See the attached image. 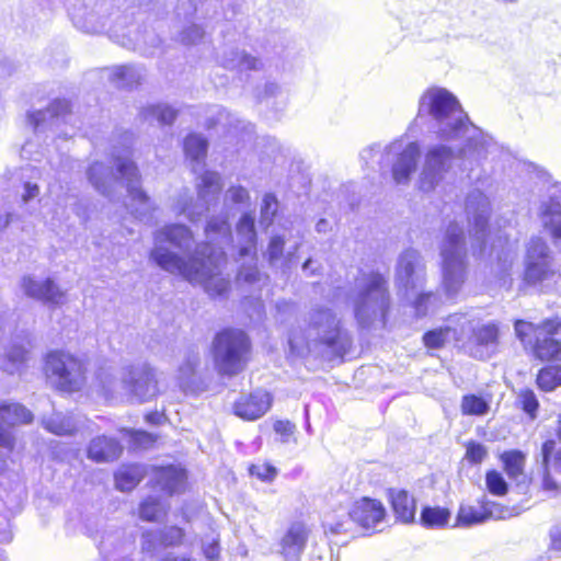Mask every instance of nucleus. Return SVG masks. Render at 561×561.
Returning a JSON list of instances; mask_svg holds the SVG:
<instances>
[{
    "instance_id": "42",
    "label": "nucleus",
    "mask_w": 561,
    "mask_h": 561,
    "mask_svg": "<svg viewBox=\"0 0 561 561\" xmlns=\"http://www.w3.org/2000/svg\"><path fill=\"white\" fill-rule=\"evenodd\" d=\"M222 65L225 68L239 70H256L261 66V61L243 51L232 50L229 56L224 57Z\"/></svg>"
},
{
    "instance_id": "30",
    "label": "nucleus",
    "mask_w": 561,
    "mask_h": 561,
    "mask_svg": "<svg viewBox=\"0 0 561 561\" xmlns=\"http://www.w3.org/2000/svg\"><path fill=\"white\" fill-rule=\"evenodd\" d=\"M502 460L505 466V471L508 478L515 482L516 489L519 493H526L530 480L524 472L525 456L522 451L512 450L502 455Z\"/></svg>"
},
{
    "instance_id": "20",
    "label": "nucleus",
    "mask_w": 561,
    "mask_h": 561,
    "mask_svg": "<svg viewBox=\"0 0 561 561\" xmlns=\"http://www.w3.org/2000/svg\"><path fill=\"white\" fill-rule=\"evenodd\" d=\"M537 216L552 241L561 243V187L540 202Z\"/></svg>"
},
{
    "instance_id": "61",
    "label": "nucleus",
    "mask_w": 561,
    "mask_h": 561,
    "mask_svg": "<svg viewBox=\"0 0 561 561\" xmlns=\"http://www.w3.org/2000/svg\"><path fill=\"white\" fill-rule=\"evenodd\" d=\"M203 552L208 560H218L220 556V547L218 539L211 538L209 541H203Z\"/></svg>"
},
{
    "instance_id": "27",
    "label": "nucleus",
    "mask_w": 561,
    "mask_h": 561,
    "mask_svg": "<svg viewBox=\"0 0 561 561\" xmlns=\"http://www.w3.org/2000/svg\"><path fill=\"white\" fill-rule=\"evenodd\" d=\"M271 403L272 399L267 391L255 390L236 402L234 413L245 420H255L268 411Z\"/></svg>"
},
{
    "instance_id": "58",
    "label": "nucleus",
    "mask_w": 561,
    "mask_h": 561,
    "mask_svg": "<svg viewBox=\"0 0 561 561\" xmlns=\"http://www.w3.org/2000/svg\"><path fill=\"white\" fill-rule=\"evenodd\" d=\"M550 468L543 466L541 489L549 496H554L559 492V483L552 478Z\"/></svg>"
},
{
    "instance_id": "41",
    "label": "nucleus",
    "mask_w": 561,
    "mask_h": 561,
    "mask_svg": "<svg viewBox=\"0 0 561 561\" xmlns=\"http://www.w3.org/2000/svg\"><path fill=\"white\" fill-rule=\"evenodd\" d=\"M207 151V140L201 135H188L184 140V152L192 162L199 164Z\"/></svg>"
},
{
    "instance_id": "56",
    "label": "nucleus",
    "mask_w": 561,
    "mask_h": 561,
    "mask_svg": "<svg viewBox=\"0 0 561 561\" xmlns=\"http://www.w3.org/2000/svg\"><path fill=\"white\" fill-rule=\"evenodd\" d=\"M250 473L262 481H271L276 477L277 470L268 463H256L250 467Z\"/></svg>"
},
{
    "instance_id": "24",
    "label": "nucleus",
    "mask_w": 561,
    "mask_h": 561,
    "mask_svg": "<svg viewBox=\"0 0 561 561\" xmlns=\"http://www.w3.org/2000/svg\"><path fill=\"white\" fill-rule=\"evenodd\" d=\"M21 286L30 298L51 306H59L64 302L65 293L50 278L36 279L32 276H24Z\"/></svg>"
},
{
    "instance_id": "38",
    "label": "nucleus",
    "mask_w": 561,
    "mask_h": 561,
    "mask_svg": "<svg viewBox=\"0 0 561 561\" xmlns=\"http://www.w3.org/2000/svg\"><path fill=\"white\" fill-rule=\"evenodd\" d=\"M145 78V71L141 67L125 65L118 66L113 71V80L118 87L133 88Z\"/></svg>"
},
{
    "instance_id": "5",
    "label": "nucleus",
    "mask_w": 561,
    "mask_h": 561,
    "mask_svg": "<svg viewBox=\"0 0 561 561\" xmlns=\"http://www.w3.org/2000/svg\"><path fill=\"white\" fill-rule=\"evenodd\" d=\"M354 318L362 329L385 324L390 308L387 277L379 272L364 273L356 278L348 294Z\"/></svg>"
},
{
    "instance_id": "4",
    "label": "nucleus",
    "mask_w": 561,
    "mask_h": 561,
    "mask_svg": "<svg viewBox=\"0 0 561 561\" xmlns=\"http://www.w3.org/2000/svg\"><path fill=\"white\" fill-rule=\"evenodd\" d=\"M288 344L296 356L323 347L329 356L342 357L351 350L352 336L342 328L341 320L331 309L319 307L309 313L308 335L290 334Z\"/></svg>"
},
{
    "instance_id": "23",
    "label": "nucleus",
    "mask_w": 561,
    "mask_h": 561,
    "mask_svg": "<svg viewBox=\"0 0 561 561\" xmlns=\"http://www.w3.org/2000/svg\"><path fill=\"white\" fill-rule=\"evenodd\" d=\"M135 540L124 531L116 530L106 534L100 542V552L104 561H134L130 553L134 551Z\"/></svg>"
},
{
    "instance_id": "53",
    "label": "nucleus",
    "mask_w": 561,
    "mask_h": 561,
    "mask_svg": "<svg viewBox=\"0 0 561 561\" xmlns=\"http://www.w3.org/2000/svg\"><path fill=\"white\" fill-rule=\"evenodd\" d=\"M488 490L494 495H504L507 492V483L502 474L495 470L489 471L485 477Z\"/></svg>"
},
{
    "instance_id": "47",
    "label": "nucleus",
    "mask_w": 561,
    "mask_h": 561,
    "mask_svg": "<svg viewBox=\"0 0 561 561\" xmlns=\"http://www.w3.org/2000/svg\"><path fill=\"white\" fill-rule=\"evenodd\" d=\"M449 517L450 513L446 508L426 506L421 512V524L425 527H443Z\"/></svg>"
},
{
    "instance_id": "34",
    "label": "nucleus",
    "mask_w": 561,
    "mask_h": 561,
    "mask_svg": "<svg viewBox=\"0 0 561 561\" xmlns=\"http://www.w3.org/2000/svg\"><path fill=\"white\" fill-rule=\"evenodd\" d=\"M392 510L396 517L402 523H412L415 518V500L405 490H390Z\"/></svg>"
},
{
    "instance_id": "9",
    "label": "nucleus",
    "mask_w": 561,
    "mask_h": 561,
    "mask_svg": "<svg viewBox=\"0 0 561 561\" xmlns=\"http://www.w3.org/2000/svg\"><path fill=\"white\" fill-rule=\"evenodd\" d=\"M251 342L244 331L224 329L211 342L214 366L221 376L232 377L241 373L249 360Z\"/></svg>"
},
{
    "instance_id": "6",
    "label": "nucleus",
    "mask_w": 561,
    "mask_h": 561,
    "mask_svg": "<svg viewBox=\"0 0 561 561\" xmlns=\"http://www.w3.org/2000/svg\"><path fill=\"white\" fill-rule=\"evenodd\" d=\"M492 145V138L488 136L482 154L479 157H465L460 154L463 147V139L456 141H444L443 144L432 145L426 149L424 162L419 176V187L423 192L433 191L451 170L455 160L459 159L469 164L479 163L486 158L489 147Z\"/></svg>"
},
{
    "instance_id": "13",
    "label": "nucleus",
    "mask_w": 561,
    "mask_h": 561,
    "mask_svg": "<svg viewBox=\"0 0 561 561\" xmlns=\"http://www.w3.org/2000/svg\"><path fill=\"white\" fill-rule=\"evenodd\" d=\"M46 371L61 391H79L85 385L87 377L83 362L69 353L53 352L48 354Z\"/></svg>"
},
{
    "instance_id": "17",
    "label": "nucleus",
    "mask_w": 561,
    "mask_h": 561,
    "mask_svg": "<svg viewBox=\"0 0 561 561\" xmlns=\"http://www.w3.org/2000/svg\"><path fill=\"white\" fill-rule=\"evenodd\" d=\"M122 388L138 401H147L157 393L154 371L148 365L131 366L122 373Z\"/></svg>"
},
{
    "instance_id": "2",
    "label": "nucleus",
    "mask_w": 561,
    "mask_h": 561,
    "mask_svg": "<svg viewBox=\"0 0 561 561\" xmlns=\"http://www.w3.org/2000/svg\"><path fill=\"white\" fill-rule=\"evenodd\" d=\"M417 117L426 118L430 133L442 141L463 139L460 154L471 158L482 154L488 135L469 121L458 99L447 89L425 90L419 100Z\"/></svg>"
},
{
    "instance_id": "26",
    "label": "nucleus",
    "mask_w": 561,
    "mask_h": 561,
    "mask_svg": "<svg viewBox=\"0 0 561 561\" xmlns=\"http://www.w3.org/2000/svg\"><path fill=\"white\" fill-rule=\"evenodd\" d=\"M199 352L192 347L183 356L182 363L178 369V382L184 392H196L199 390Z\"/></svg>"
},
{
    "instance_id": "33",
    "label": "nucleus",
    "mask_w": 561,
    "mask_h": 561,
    "mask_svg": "<svg viewBox=\"0 0 561 561\" xmlns=\"http://www.w3.org/2000/svg\"><path fill=\"white\" fill-rule=\"evenodd\" d=\"M237 237L239 242V255L241 257L251 256L255 253L256 232L252 215H242L237 225Z\"/></svg>"
},
{
    "instance_id": "15",
    "label": "nucleus",
    "mask_w": 561,
    "mask_h": 561,
    "mask_svg": "<svg viewBox=\"0 0 561 561\" xmlns=\"http://www.w3.org/2000/svg\"><path fill=\"white\" fill-rule=\"evenodd\" d=\"M466 210L469 222L472 225V254L479 257L490 255L492 250L489 251L488 249L490 239V232L488 230V219L490 215L489 198L479 190L472 191L467 196ZM493 247L492 244L491 249H493Z\"/></svg>"
},
{
    "instance_id": "14",
    "label": "nucleus",
    "mask_w": 561,
    "mask_h": 561,
    "mask_svg": "<svg viewBox=\"0 0 561 561\" xmlns=\"http://www.w3.org/2000/svg\"><path fill=\"white\" fill-rule=\"evenodd\" d=\"M556 274L553 252L548 242L539 236H533L525 244L524 276L528 285H537Z\"/></svg>"
},
{
    "instance_id": "52",
    "label": "nucleus",
    "mask_w": 561,
    "mask_h": 561,
    "mask_svg": "<svg viewBox=\"0 0 561 561\" xmlns=\"http://www.w3.org/2000/svg\"><path fill=\"white\" fill-rule=\"evenodd\" d=\"M360 159L368 167L374 168L376 163L383 168L387 163L386 148L382 151L379 145L367 147L360 152Z\"/></svg>"
},
{
    "instance_id": "44",
    "label": "nucleus",
    "mask_w": 561,
    "mask_h": 561,
    "mask_svg": "<svg viewBox=\"0 0 561 561\" xmlns=\"http://www.w3.org/2000/svg\"><path fill=\"white\" fill-rule=\"evenodd\" d=\"M537 385L543 391H552L561 386V365L546 366L540 369Z\"/></svg>"
},
{
    "instance_id": "35",
    "label": "nucleus",
    "mask_w": 561,
    "mask_h": 561,
    "mask_svg": "<svg viewBox=\"0 0 561 561\" xmlns=\"http://www.w3.org/2000/svg\"><path fill=\"white\" fill-rule=\"evenodd\" d=\"M184 531L180 527L171 526L163 529L161 533L146 531L142 535V548L151 549V543L154 540H160L163 546H176L183 540Z\"/></svg>"
},
{
    "instance_id": "40",
    "label": "nucleus",
    "mask_w": 561,
    "mask_h": 561,
    "mask_svg": "<svg viewBox=\"0 0 561 561\" xmlns=\"http://www.w3.org/2000/svg\"><path fill=\"white\" fill-rule=\"evenodd\" d=\"M142 471L138 466L121 468L115 473L116 488L123 492L133 490L141 480Z\"/></svg>"
},
{
    "instance_id": "7",
    "label": "nucleus",
    "mask_w": 561,
    "mask_h": 561,
    "mask_svg": "<svg viewBox=\"0 0 561 561\" xmlns=\"http://www.w3.org/2000/svg\"><path fill=\"white\" fill-rule=\"evenodd\" d=\"M443 288L448 298H454L468 277L467 245L463 228L450 222L439 247Z\"/></svg>"
},
{
    "instance_id": "19",
    "label": "nucleus",
    "mask_w": 561,
    "mask_h": 561,
    "mask_svg": "<svg viewBox=\"0 0 561 561\" xmlns=\"http://www.w3.org/2000/svg\"><path fill=\"white\" fill-rule=\"evenodd\" d=\"M14 182L21 184L20 207L24 213L33 215L36 208L32 205L41 194L38 181L42 179V171L38 167L25 164L13 173Z\"/></svg>"
},
{
    "instance_id": "25",
    "label": "nucleus",
    "mask_w": 561,
    "mask_h": 561,
    "mask_svg": "<svg viewBox=\"0 0 561 561\" xmlns=\"http://www.w3.org/2000/svg\"><path fill=\"white\" fill-rule=\"evenodd\" d=\"M385 507L380 501L363 497L353 504L350 517L366 529H376L383 522Z\"/></svg>"
},
{
    "instance_id": "29",
    "label": "nucleus",
    "mask_w": 561,
    "mask_h": 561,
    "mask_svg": "<svg viewBox=\"0 0 561 561\" xmlns=\"http://www.w3.org/2000/svg\"><path fill=\"white\" fill-rule=\"evenodd\" d=\"M153 481L156 486L172 495L183 491L186 473L183 469L175 466L161 467L154 470Z\"/></svg>"
},
{
    "instance_id": "60",
    "label": "nucleus",
    "mask_w": 561,
    "mask_h": 561,
    "mask_svg": "<svg viewBox=\"0 0 561 561\" xmlns=\"http://www.w3.org/2000/svg\"><path fill=\"white\" fill-rule=\"evenodd\" d=\"M239 279L249 283L254 284L256 282H260L261 274L255 265L250 266H242L238 274Z\"/></svg>"
},
{
    "instance_id": "64",
    "label": "nucleus",
    "mask_w": 561,
    "mask_h": 561,
    "mask_svg": "<svg viewBox=\"0 0 561 561\" xmlns=\"http://www.w3.org/2000/svg\"><path fill=\"white\" fill-rule=\"evenodd\" d=\"M550 547L556 551H561V525H556L550 529Z\"/></svg>"
},
{
    "instance_id": "16",
    "label": "nucleus",
    "mask_w": 561,
    "mask_h": 561,
    "mask_svg": "<svg viewBox=\"0 0 561 561\" xmlns=\"http://www.w3.org/2000/svg\"><path fill=\"white\" fill-rule=\"evenodd\" d=\"M420 146L416 141L396 140L386 147L387 164H392V179L397 184H407L416 170Z\"/></svg>"
},
{
    "instance_id": "59",
    "label": "nucleus",
    "mask_w": 561,
    "mask_h": 561,
    "mask_svg": "<svg viewBox=\"0 0 561 561\" xmlns=\"http://www.w3.org/2000/svg\"><path fill=\"white\" fill-rule=\"evenodd\" d=\"M203 35H204L203 28L196 24H192V25L187 26L186 28H184L180 33V41L183 44H194L198 39H201L203 37Z\"/></svg>"
},
{
    "instance_id": "48",
    "label": "nucleus",
    "mask_w": 561,
    "mask_h": 561,
    "mask_svg": "<svg viewBox=\"0 0 561 561\" xmlns=\"http://www.w3.org/2000/svg\"><path fill=\"white\" fill-rule=\"evenodd\" d=\"M451 339L458 340L456 336V330L448 325L428 331L423 336L425 345L431 348L442 347Z\"/></svg>"
},
{
    "instance_id": "31",
    "label": "nucleus",
    "mask_w": 561,
    "mask_h": 561,
    "mask_svg": "<svg viewBox=\"0 0 561 561\" xmlns=\"http://www.w3.org/2000/svg\"><path fill=\"white\" fill-rule=\"evenodd\" d=\"M122 454L119 443L112 437L98 436L91 440L88 457L96 462L113 461Z\"/></svg>"
},
{
    "instance_id": "55",
    "label": "nucleus",
    "mask_w": 561,
    "mask_h": 561,
    "mask_svg": "<svg viewBox=\"0 0 561 561\" xmlns=\"http://www.w3.org/2000/svg\"><path fill=\"white\" fill-rule=\"evenodd\" d=\"M127 433L130 437V442L136 448L146 449L152 446L153 443L156 442V437L152 434L145 431L129 430L127 431Z\"/></svg>"
},
{
    "instance_id": "32",
    "label": "nucleus",
    "mask_w": 561,
    "mask_h": 561,
    "mask_svg": "<svg viewBox=\"0 0 561 561\" xmlns=\"http://www.w3.org/2000/svg\"><path fill=\"white\" fill-rule=\"evenodd\" d=\"M27 351L24 345L11 342L8 345H0V369L14 374L21 370L26 362Z\"/></svg>"
},
{
    "instance_id": "8",
    "label": "nucleus",
    "mask_w": 561,
    "mask_h": 561,
    "mask_svg": "<svg viewBox=\"0 0 561 561\" xmlns=\"http://www.w3.org/2000/svg\"><path fill=\"white\" fill-rule=\"evenodd\" d=\"M426 265L420 251L409 248L402 251L396 263L394 284L399 294L408 300H413L417 316L427 312V302L435 298L432 293H424Z\"/></svg>"
},
{
    "instance_id": "63",
    "label": "nucleus",
    "mask_w": 561,
    "mask_h": 561,
    "mask_svg": "<svg viewBox=\"0 0 561 561\" xmlns=\"http://www.w3.org/2000/svg\"><path fill=\"white\" fill-rule=\"evenodd\" d=\"M226 198L234 204H243L249 199V193L242 186H233L226 193Z\"/></svg>"
},
{
    "instance_id": "11",
    "label": "nucleus",
    "mask_w": 561,
    "mask_h": 561,
    "mask_svg": "<svg viewBox=\"0 0 561 561\" xmlns=\"http://www.w3.org/2000/svg\"><path fill=\"white\" fill-rule=\"evenodd\" d=\"M75 116L70 111V103L65 99L54 100L46 110L30 111L27 122L32 126L35 137L44 140L54 137H72L75 133Z\"/></svg>"
},
{
    "instance_id": "51",
    "label": "nucleus",
    "mask_w": 561,
    "mask_h": 561,
    "mask_svg": "<svg viewBox=\"0 0 561 561\" xmlns=\"http://www.w3.org/2000/svg\"><path fill=\"white\" fill-rule=\"evenodd\" d=\"M278 202L275 195L266 194L261 207L260 225L267 229L274 221L277 215Z\"/></svg>"
},
{
    "instance_id": "37",
    "label": "nucleus",
    "mask_w": 561,
    "mask_h": 561,
    "mask_svg": "<svg viewBox=\"0 0 561 561\" xmlns=\"http://www.w3.org/2000/svg\"><path fill=\"white\" fill-rule=\"evenodd\" d=\"M43 426L48 432L55 435H70L76 428L77 424L71 415L55 412L50 416L43 419Z\"/></svg>"
},
{
    "instance_id": "49",
    "label": "nucleus",
    "mask_w": 561,
    "mask_h": 561,
    "mask_svg": "<svg viewBox=\"0 0 561 561\" xmlns=\"http://www.w3.org/2000/svg\"><path fill=\"white\" fill-rule=\"evenodd\" d=\"M490 403L482 397L467 394L461 400V412L465 415L481 416L489 412Z\"/></svg>"
},
{
    "instance_id": "22",
    "label": "nucleus",
    "mask_w": 561,
    "mask_h": 561,
    "mask_svg": "<svg viewBox=\"0 0 561 561\" xmlns=\"http://www.w3.org/2000/svg\"><path fill=\"white\" fill-rule=\"evenodd\" d=\"M105 2L89 9L85 4L73 5L69 9V15L76 27L87 33L101 32L105 26L108 10Z\"/></svg>"
},
{
    "instance_id": "54",
    "label": "nucleus",
    "mask_w": 561,
    "mask_h": 561,
    "mask_svg": "<svg viewBox=\"0 0 561 561\" xmlns=\"http://www.w3.org/2000/svg\"><path fill=\"white\" fill-rule=\"evenodd\" d=\"M523 410L531 417L535 419L537 409L539 407L538 400L531 390H524L518 396Z\"/></svg>"
},
{
    "instance_id": "46",
    "label": "nucleus",
    "mask_w": 561,
    "mask_h": 561,
    "mask_svg": "<svg viewBox=\"0 0 561 561\" xmlns=\"http://www.w3.org/2000/svg\"><path fill=\"white\" fill-rule=\"evenodd\" d=\"M352 522L350 511L341 516L328 515L323 520L324 533L331 536L347 534L352 528Z\"/></svg>"
},
{
    "instance_id": "50",
    "label": "nucleus",
    "mask_w": 561,
    "mask_h": 561,
    "mask_svg": "<svg viewBox=\"0 0 561 561\" xmlns=\"http://www.w3.org/2000/svg\"><path fill=\"white\" fill-rule=\"evenodd\" d=\"M164 514L162 503L156 497L149 496L140 504L139 515L144 520L153 522Z\"/></svg>"
},
{
    "instance_id": "36",
    "label": "nucleus",
    "mask_w": 561,
    "mask_h": 561,
    "mask_svg": "<svg viewBox=\"0 0 561 561\" xmlns=\"http://www.w3.org/2000/svg\"><path fill=\"white\" fill-rule=\"evenodd\" d=\"M288 190L295 195L300 196L306 194L310 185V176L307 168L301 161L294 162L290 165L287 178Z\"/></svg>"
},
{
    "instance_id": "28",
    "label": "nucleus",
    "mask_w": 561,
    "mask_h": 561,
    "mask_svg": "<svg viewBox=\"0 0 561 561\" xmlns=\"http://www.w3.org/2000/svg\"><path fill=\"white\" fill-rule=\"evenodd\" d=\"M309 535L310 528L304 522L291 523L283 535V558L288 560L300 556L307 546Z\"/></svg>"
},
{
    "instance_id": "45",
    "label": "nucleus",
    "mask_w": 561,
    "mask_h": 561,
    "mask_svg": "<svg viewBox=\"0 0 561 561\" xmlns=\"http://www.w3.org/2000/svg\"><path fill=\"white\" fill-rule=\"evenodd\" d=\"M542 466L550 468L553 472L561 474V447L556 440L548 439L541 447Z\"/></svg>"
},
{
    "instance_id": "10",
    "label": "nucleus",
    "mask_w": 561,
    "mask_h": 561,
    "mask_svg": "<svg viewBox=\"0 0 561 561\" xmlns=\"http://www.w3.org/2000/svg\"><path fill=\"white\" fill-rule=\"evenodd\" d=\"M514 329L520 342L531 345L539 359L561 360V343L554 337L561 330V319H547L540 324L517 320Z\"/></svg>"
},
{
    "instance_id": "18",
    "label": "nucleus",
    "mask_w": 561,
    "mask_h": 561,
    "mask_svg": "<svg viewBox=\"0 0 561 561\" xmlns=\"http://www.w3.org/2000/svg\"><path fill=\"white\" fill-rule=\"evenodd\" d=\"M500 335V325L495 321L472 325L468 339L470 355L478 359L491 358L499 350Z\"/></svg>"
},
{
    "instance_id": "12",
    "label": "nucleus",
    "mask_w": 561,
    "mask_h": 561,
    "mask_svg": "<svg viewBox=\"0 0 561 561\" xmlns=\"http://www.w3.org/2000/svg\"><path fill=\"white\" fill-rule=\"evenodd\" d=\"M221 188L220 174L206 171L197 184V201L193 203L192 198L184 192L179 196L173 208L178 214L185 215L192 222H196L218 203Z\"/></svg>"
},
{
    "instance_id": "1",
    "label": "nucleus",
    "mask_w": 561,
    "mask_h": 561,
    "mask_svg": "<svg viewBox=\"0 0 561 561\" xmlns=\"http://www.w3.org/2000/svg\"><path fill=\"white\" fill-rule=\"evenodd\" d=\"M207 242L195 244L194 236L184 225H167L153 233L150 260L161 270L193 283H203L211 297H224L230 280L220 276L226 263L224 247L232 240L226 216L211 217L206 225Z\"/></svg>"
},
{
    "instance_id": "21",
    "label": "nucleus",
    "mask_w": 561,
    "mask_h": 561,
    "mask_svg": "<svg viewBox=\"0 0 561 561\" xmlns=\"http://www.w3.org/2000/svg\"><path fill=\"white\" fill-rule=\"evenodd\" d=\"M33 415L30 410L20 403H3L0 405V446L12 449L14 438L11 427L18 424L30 423Z\"/></svg>"
},
{
    "instance_id": "3",
    "label": "nucleus",
    "mask_w": 561,
    "mask_h": 561,
    "mask_svg": "<svg viewBox=\"0 0 561 561\" xmlns=\"http://www.w3.org/2000/svg\"><path fill=\"white\" fill-rule=\"evenodd\" d=\"M133 135H123L124 149H114L113 157L116 171L102 162H94L87 171L93 187L102 195L114 199L117 190L127 192L126 209L138 220L149 221L154 207L149 196L141 190L140 173L133 160L129 159Z\"/></svg>"
},
{
    "instance_id": "62",
    "label": "nucleus",
    "mask_w": 561,
    "mask_h": 561,
    "mask_svg": "<svg viewBox=\"0 0 561 561\" xmlns=\"http://www.w3.org/2000/svg\"><path fill=\"white\" fill-rule=\"evenodd\" d=\"M20 216L11 210V206L7 203L0 205V229L7 228L14 220H19Z\"/></svg>"
},
{
    "instance_id": "43",
    "label": "nucleus",
    "mask_w": 561,
    "mask_h": 561,
    "mask_svg": "<svg viewBox=\"0 0 561 561\" xmlns=\"http://www.w3.org/2000/svg\"><path fill=\"white\" fill-rule=\"evenodd\" d=\"M492 513L484 506H461L458 512L457 520L461 526H471L485 522Z\"/></svg>"
},
{
    "instance_id": "57",
    "label": "nucleus",
    "mask_w": 561,
    "mask_h": 561,
    "mask_svg": "<svg viewBox=\"0 0 561 561\" xmlns=\"http://www.w3.org/2000/svg\"><path fill=\"white\" fill-rule=\"evenodd\" d=\"M485 456H486V448L482 444L476 443V442H470L467 445L466 458L471 463L482 462L483 459L485 458Z\"/></svg>"
},
{
    "instance_id": "39",
    "label": "nucleus",
    "mask_w": 561,
    "mask_h": 561,
    "mask_svg": "<svg viewBox=\"0 0 561 561\" xmlns=\"http://www.w3.org/2000/svg\"><path fill=\"white\" fill-rule=\"evenodd\" d=\"M178 111L168 104H152L142 108L141 116L147 122L157 121L161 125H171Z\"/></svg>"
}]
</instances>
